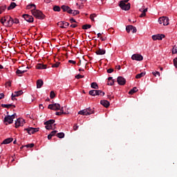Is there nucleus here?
<instances>
[{"mask_svg":"<svg viewBox=\"0 0 177 177\" xmlns=\"http://www.w3.org/2000/svg\"><path fill=\"white\" fill-rule=\"evenodd\" d=\"M31 12L36 19H39L40 20L45 19V15L39 10H32Z\"/></svg>","mask_w":177,"mask_h":177,"instance_id":"f257e3e1","label":"nucleus"},{"mask_svg":"<svg viewBox=\"0 0 177 177\" xmlns=\"http://www.w3.org/2000/svg\"><path fill=\"white\" fill-rule=\"evenodd\" d=\"M88 93L91 96H104V92L100 90H91Z\"/></svg>","mask_w":177,"mask_h":177,"instance_id":"f03ea898","label":"nucleus"},{"mask_svg":"<svg viewBox=\"0 0 177 177\" xmlns=\"http://www.w3.org/2000/svg\"><path fill=\"white\" fill-rule=\"evenodd\" d=\"M119 6L122 10H129L131 9V3H128L127 4L124 1H120Z\"/></svg>","mask_w":177,"mask_h":177,"instance_id":"7ed1b4c3","label":"nucleus"},{"mask_svg":"<svg viewBox=\"0 0 177 177\" xmlns=\"http://www.w3.org/2000/svg\"><path fill=\"white\" fill-rule=\"evenodd\" d=\"M158 23L163 24V26H168L169 24V18L168 17H161L158 19Z\"/></svg>","mask_w":177,"mask_h":177,"instance_id":"20e7f679","label":"nucleus"},{"mask_svg":"<svg viewBox=\"0 0 177 177\" xmlns=\"http://www.w3.org/2000/svg\"><path fill=\"white\" fill-rule=\"evenodd\" d=\"M55 124V120H49L44 122V125H46L45 128L48 131H50V129H53V125Z\"/></svg>","mask_w":177,"mask_h":177,"instance_id":"39448f33","label":"nucleus"},{"mask_svg":"<svg viewBox=\"0 0 177 177\" xmlns=\"http://www.w3.org/2000/svg\"><path fill=\"white\" fill-rule=\"evenodd\" d=\"M48 109H49L50 110H54L55 111H57V110H60V104H50L48 106Z\"/></svg>","mask_w":177,"mask_h":177,"instance_id":"423d86ee","label":"nucleus"},{"mask_svg":"<svg viewBox=\"0 0 177 177\" xmlns=\"http://www.w3.org/2000/svg\"><path fill=\"white\" fill-rule=\"evenodd\" d=\"M24 131H27L29 135H32L35 133V132H38V131H39V128L28 127L25 129Z\"/></svg>","mask_w":177,"mask_h":177,"instance_id":"0eeeda50","label":"nucleus"},{"mask_svg":"<svg viewBox=\"0 0 177 177\" xmlns=\"http://www.w3.org/2000/svg\"><path fill=\"white\" fill-rule=\"evenodd\" d=\"M7 22L4 24L5 27H10L11 26H13V18L10 16H7Z\"/></svg>","mask_w":177,"mask_h":177,"instance_id":"6e6552de","label":"nucleus"},{"mask_svg":"<svg viewBox=\"0 0 177 177\" xmlns=\"http://www.w3.org/2000/svg\"><path fill=\"white\" fill-rule=\"evenodd\" d=\"M3 122L6 125H9V124H13V119L12 118V117H10V115H8L4 118Z\"/></svg>","mask_w":177,"mask_h":177,"instance_id":"1a4fd4ad","label":"nucleus"},{"mask_svg":"<svg viewBox=\"0 0 177 177\" xmlns=\"http://www.w3.org/2000/svg\"><path fill=\"white\" fill-rule=\"evenodd\" d=\"M132 60H136L137 62H142L143 60V56L140 54H134L131 56Z\"/></svg>","mask_w":177,"mask_h":177,"instance_id":"9d476101","label":"nucleus"},{"mask_svg":"<svg viewBox=\"0 0 177 177\" xmlns=\"http://www.w3.org/2000/svg\"><path fill=\"white\" fill-rule=\"evenodd\" d=\"M22 17H24V19L26 21H28V23H33L34 22V17H32V16L26 14V15H23Z\"/></svg>","mask_w":177,"mask_h":177,"instance_id":"9b49d317","label":"nucleus"},{"mask_svg":"<svg viewBox=\"0 0 177 177\" xmlns=\"http://www.w3.org/2000/svg\"><path fill=\"white\" fill-rule=\"evenodd\" d=\"M162 38H165V35H160V34H158V35H154L152 36V39L153 41H161L162 39Z\"/></svg>","mask_w":177,"mask_h":177,"instance_id":"f8f14e48","label":"nucleus"},{"mask_svg":"<svg viewBox=\"0 0 177 177\" xmlns=\"http://www.w3.org/2000/svg\"><path fill=\"white\" fill-rule=\"evenodd\" d=\"M126 31L127 32H131V31H132L133 34H135L138 30H136V27H134L132 25H129L126 27Z\"/></svg>","mask_w":177,"mask_h":177,"instance_id":"ddd939ff","label":"nucleus"},{"mask_svg":"<svg viewBox=\"0 0 177 177\" xmlns=\"http://www.w3.org/2000/svg\"><path fill=\"white\" fill-rule=\"evenodd\" d=\"M24 125V120L19 118L15 122V128H19V127H23Z\"/></svg>","mask_w":177,"mask_h":177,"instance_id":"4468645a","label":"nucleus"},{"mask_svg":"<svg viewBox=\"0 0 177 177\" xmlns=\"http://www.w3.org/2000/svg\"><path fill=\"white\" fill-rule=\"evenodd\" d=\"M61 9H62L63 12H67L69 15L73 13V10L68 6L63 5L61 6Z\"/></svg>","mask_w":177,"mask_h":177,"instance_id":"2eb2a0df","label":"nucleus"},{"mask_svg":"<svg viewBox=\"0 0 177 177\" xmlns=\"http://www.w3.org/2000/svg\"><path fill=\"white\" fill-rule=\"evenodd\" d=\"M117 82L119 85H124L127 83V80L121 76H119L117 79Z\"/></svg>","mask_w":177,"mask_h":177,"instance_id":"dca6fc26","label":"nucleus"},{"mask_svg":"<svg viewBox=\"0 0 177 177\" xmlns=\"http://www.w3.org/2000/svg\"><path fill=\"white\" fill-rule=\"evenodd\" d=\"M57 24L61 28H66L70 26V23L66 21H59Z\"/></svg>","mask_w":177,"mask_h":177,"instance_id":"f3484780","label":"nucleus"},{"mask_svg":"<svg viewBox=\"0 0 177 177\" xmlns=\"http://www.w3.org/2000/svg\"><path fill=\"white\" fill-rule=\"evenodd\" d=\"M147 9V8L145 9V6H142V8L139 10L140 12H142V14L140 15V17H145L146 16Z\"/></svg>","mask_w":177,"mask_h":177,"instance_id":"a211bd4d","label":"nucleus"},{"mask_svg":"<svg viewBox=\"0 0 177 177\" xmlns=\"http://www.w3.org/2000/svg\"><path fill=\"white\" fill-rule=\"evenodd\" d=\"M96 55H106V50L102 48H98L95 50Z\"/></svg>","mask_w":177,"mask_h":177,"instance_id":"6ab92c4d","label":"nucleus"},{"mask_svg":"<svg viewBox=\"0 0 177 177\" xmlns=\"http://www.w3.org/2000/svg\"><path fill=\"white\" fill-rule=\"evenodd\" d=\"M100 104H102V106H104V107H106L107 109V107L110 106V102L106 100H102L100 101Z\"/></svg>","mask_w":177,"mask_h":177,"instance_id":"aec40b11","label":"nucleus"},{"mask_svg":"<svg viewBox=\"0 0 177 177\" xmlns=\"http://www.w3.org/2000/svg\"><path fill=\"white\" fill-rule=\"evenodd\" d=\"M48 65L46 64H38L36 66V68H37V70H45L46 68Z\"/></svg>","mask_w":177,"mask_h":177,"instance_id":"412c9836","label":"nucleus"},{"mask_svg":"<svg viewBox=\"0 0 177 177\" xmlns=\"http://www.w3.org/2000/svg\"><path fill=\"white\" fill-rule=\"evenodd\" d=\"M11 142H13V138H8L4 140L2 142L1 145H9V143H11Z\"/></svg>","mask_w":177,"mask_h":177,"instance_id":"4be33fe9","label":"nucleus"},{"mask_svg":"<svg viewBox=\"0 0 177 177\" xmlns=\"http://www.w3.org/2000/svg\"><path fill=\"white\" fill-rule=\"evenodd\" d=\"M85 109L86 110V113H86V115H91V114H93V113H95V111L93 110V109H91V107H88Z\"/></svg>","mask_w":177,"mask_h":177,"instance_id":"5701e85b","label":"nucleus"},{"mask_svg":"<svg viewBox=\"0 0 177 177\" xmlns=\"http://www.w3.org/2000/svg\"><path fill=\"white\" fill-rule=\"evenodd\" d=\"M42 85H44V81H42V80H38L37 81V88H41Z\"/></svg>","mask_w":177,"mask_h":177,"instance_id":"b1692460","label":"nucleus"},{"mask_svg":"<svg viewBox=\"0 0 177 177\" xmlns=\"http://www.w3.org/2000/svg\"><path fill=\"white\" fill-rule=\"evenodd\" d=\"M17 5L15 2H12L10 6L8 7V10H11V9H15Z\"/></svg>","mask_w":177,"mask_h":177,"instance_id":"393cba45","label":"nucleus"},{"mask_svg":"<svg viewBox=\"0 0 177 177\" xmlns=\"http://www.w3.org/2000/svg\"><path fill=\"white\" fill-rule=\"evenodd\" d=\"M136 92H138V88L133 87L129 91V95H133V93H136Z\"/></svg>","mask_w":177,"mask_h":177,"instance_id":"a878e982","label":"nucleus"},{"mask_svg":"<svg viewBox=\"0 0 177 177\" xmlns=\"http://www.w3.org/2000/svg\"><path fill=\"white\" fill-rule=\"evenodd\" d=\"M16 107V105L14 104H1V107H4L5 109H9V107Z\"/></svg>","mask_w":177,"mask_h":177,"instance_id":"bb28decb","label":"nucleus"},{"mask_svg":"<svg viewBox=\"0 0 177 177\" xmlns=\"http://www.w3.org/2000/svg\"><path fill=\"white\" fill-rule=\"evenodd\" d=\"M27 71H21L20 69H17L16 71V74H17V75H19V77H21V74H24V73H26Z\"/></svg>","mask_w":177,"mask_h":177,"instance_id":"cd10ccee","label":"nucleus"},{"mask_svg":"<svg viewBox=\"0 0 177 177\" xmlns=\"http://www.w3.org/2000/svg\"><path fill=\"white\" fill-rule=\"evenodd\" d=\"M145 75H146V73L142 72L141 73L136 75V78L139 80L140 78H142V77H145Z\"/></svg>","mask_w":177,"mask_h":177,"instance_id":"c85d7f7f","label":"nucleus"},{"mask_svg":"<svg viewBox=\"0 0 177 177\" xmlns=\"http://www.w3.org/2000/svg\"><path fill=\"white\" fill-rule=\"evenodd\" d=\"M78 114H80L81 115H86V114H88V113L86 112V109H83L82 111H80L78 112Z\"/></svg>","mask_w":177,"mask_h":177,"instance_id":"c756f323","label":"nucleus"},{"mask_svg":"<svg viewBox=\"0 0 177 177\" xmlns=\"http://www.w3.org/2000/svg\"><path fill=\"white\" fill-rule=\"evenodd\" d=\"M91 88H93V89H98L99 88V86H97V83L96 82H93L91 84Z\"/></svg>","mask_w":177,"mask_h":177,"instance_id":"7c9ffc66","label":"nucleus"},{"mask_svg":"<svg viewBox=\"0 0 177 177\" xmlns=\"http://www.w3.org/2000/svg\"><path fill=\"white\" fill-rule=\"evenodd\" d=\"M5 10H6V5L0 6V15H2Z\"/></svg>","mask_w":177,"mask_h":177,"instance_id":"2f4dec72","label":"nucleus"},{"mask_svg":"<svg viewBox=\"0 0 177 177\" xmlns=\"http://www.w3.org/2000/svg\"><path fill=\"white\" fill-rule=\"evenodd\" d=\"M53 10L54 12H60L62 10V8L59 6H54Z\"/></svg>","mask_w":177,"mask_h":177,"instance_id":"473e14b6","label":"nucleus"},{"mask_svg":"<svg viewBox=\"0 0 177 177\" xmlns=\"http://www.w3.org/2000/svg\"><path fill=\"white\" fill-rule=\"evenodd\" d=\"M56 136L57 138H59V139H63V138H64V133H63V132L58 133H57Z\"/></svg>","mask_w":177,"mask_h":177,"instance_id":"72a5a7b5","label":"nucleus"},{"mask_svg":"<svg viewBox=\"0 0 177 177\" xmlns=\"http://www.w3.org/2000/svg\"><path fill=\"white\" fill-rule=\"evenodd\" d=\"M0 21H1V24H3V26H5L6 23V21H7V18H6V17H2V18L0 19Z\"/></svg>","mask_w":177,"mask_h":177,"instance_id":"f704fd0d","label":"nucleus"},{"mask_svg":"<svg viewBox=\"0 0 177 177\" xmlns=\"http://www.w3.org/2000/svg\"><path fill=\"white\" fill-rule=\"evenodd\" d=\"M14 95L16 97H17L21 95H23V91H15Z\"/></svg>","mask_w":177,"mask_h":177,"instance_id":"c9c22d12","label":"nucleus"},{"mask_svg":"<svg viewBox=\"0 0 177 177\" xmlns=\"http://www.w3.org/2000/svg\"><path fill=\"white\" fill-rule=\"evenodd\" d=\"M23 147H28V148L30 147L31 149V148L34 147V143L28 144L26 145L22 146L21 147V149H23Z\"/></svg>","mask_w":177,"mask_h":177,"instance_id":"e433bc0d","label":"nucleus"},{"mask_svg":"<svg viewBox=\"0 0 177 177\" xmlns=\"http://www.w3.org/2000/svg\"><path fill=\"white\" fill-rule=\"evenodd\" d=\"M91 27H92V26H91L90 24H86L82 26V29L88 30V28H91Z\"/></svg>","mask_w":177,"mask_h":177,"instance_id":"4c0bfd02","label":"nucleus"},{"mask_svg":"<svg viewBox=\"0 0 177 177\" xmlns=\"http://www.w3.org/2000/svg\"><path fill=\"white\" fill-rule=\"evenodd\" d=\"M32 8H35L34 10H35V8H36L35 4H29V5H28V6H26V9H28V10H30V9H31Z\"/></svg>","mask_w":177,"mask_h":177,"instance_id":"58836bf2","label":"nucleus"},{"mask_svg":"<svg viewBox=\"0 0 177 177\" xmlns=\"http://www.w3.org/2000/svg\"><path fill=\"white\" fill-rule=\"evenodd\" d=\"M96 16H97L96 14H91L90 15V19L92 21H95V17H96Z\"/></svg>","mask_w":177,"mask_h":177,"instance_id":"ea45409f","label":"nucleus"},{"mask_svg":"<svg viewBox=\"0 0 177 177\" xmlns=\"http://www.w3.org/2000/svg\"><path fill=\"white\" fill-rule=\"evenodd\" d=\"M71 15H73V16H77V15H80V11L77 10H73Z\"/></svg>","mask_w":177,"mask_h":177,"instance_id":"a19ab883","label":"nucleus"},{"mask_svg":"<svg viewBox=\"0 0 177 177\" xmlns=\"http://www.w3.org/2000/svg\"><path fill=\"white\" fill-rule=\"evenodd\" d=\"M55 96H56V94H55V91H50V99H54Z\"/></svg>","mask_w":177,"mask_h":177,"instance_id":"79ce46f5","label":"nucleus"},{"mask_svg":"<svg viewBox=\"0 0 177 177\" xmlns=\"http://www.w3.org/2000/svg\"><path fill=\"white\" fill-rule=\"evenodd\" d=\"M20 21H19V19L15 18V19H12V24H19Z\"/></svg>","mask_w":177,"mask_h":177,"instance_id":"37998d69","label":"nucleus"},{"mask_svg":"<svg viewBox=\"0 0 177 177\" xmlns=\"http://www.w3.org/2000/svg\"><path fill=\"white\" fill-rule=\"evenodd\" d=\"M84 77H85V76H84V75H82L78 74V75H77L75 76V78H76L77 80H80V78H84Z\"/></svg>","mask_w":177,"mask_h":177,"instance_id":"c03bdc74","label":"nucleus"},{"mask_svg":"<svg viewBox=\"0 0 177 177\" xmlns=\"http://www.w3.org/2000/svg\"><path fill=\"white\" fill-rule=\"evenodd\" d=\"M152 74H153V75H154L155 77H157V75L158 76V77H160V72H158V71H156V72H153L152 73Z\"/></svg>","mask_w":177,"mask_h":177,"instance_id":"a18cd8bd","label":"nucleus"},{"mask_svg":"<svg viewBox=\"0 0 177 177\" xmlns=\"http://www.w3.org/2000/svg\"><path fill=\"white\" fill-rule=\"evenodd\" d=\"M57 132V131H56V130L50 132V135L51 136H55L56 135Z\"/></svg>","mask_w":177,"mask_h":177,"instance_id":"49530a36","label":"nucleus"},{"mask_svg":"<svg viewBox=\"0 0 177 177\" xmlns=\"http://www.w3.org/2000/svg\"><path fill=\"white\" fill-rule=\"evenodd\" d=\"M107 85H110L111 86L114 85V80L108 81Z\"/></svg>","mask_w":177,"mask_h":177,"instance_id":"de8ad7c7","label":"nucleus"},{"mask_svg":"<svg viewBox=\"0 0 177 177\" xmlns=\"http://www.w3.org/2000/svg\"><path fill=\"white\" fill-rule=\"evenodd\" d=\"M59 65H60V62H57V63L53 64L52 67L57 68V67H59Z\"/></svg>","mask_w":177,"mask_h":177,"instance_id":"09e8293b","label":"nucleus"},{"mask_svg":"<svg viewBox=\"0 0 177 177\" xmlns=\"http://www.w3.org/2000/svg\"><path fill=\"white\" fill-rule=\"evenodd\" d=\"M113 72H114V69H113V68H109L107 70V73L109 74H111V73H113Z\"/></svg>","mask_w":177,"mask_h":177,"instance_id":"8fccbe9b","label":"nucleus"},{"mask_svg":"<svg viewBox=\"0 0 177 177\" xmlns=\"http://www.w3.org/2000/svg\"><path fill=\"white\" fill-rule=\"evenodd\" d=\"M174 65L176 66V68H177V58H175L174 59Z\"/></svg>","mask_w":177,"mask_h":177,"instance_id":"3c124183","label":"nucleus"},{"mask_svg":"<svg viewBox=\"0 0 177 177\" xmlns=\"http://www.w3.org/2000/svg\"><path fill=\"white\" fill-rule=\"evenodd\" d=\"M172 53L175 55V53H177V48L174 47L172 50Z\"/></svg>","mask_w":177,"mask_h":177,"instance_id":"603ef678","label":"nucleus"},{"mask_svg":"<svg viewBox=\"0 0 177 177\" xmlns=\"http://www.w3.org/2000/svg\"><path fill=\"white\" fill-rule=\"evenodd\" d=\"M11 99H12V100H17L16 95H15V94L12 93Z\"/></svg>","mask_w":177,"mask_h":177,"instance_id":"864d4df0","label":"nucleus"},{"mask_svg":"<svg viewBox=\"0 0 177 177\" xmlns=\"http://www.w3.org/2000/svg\"><path fill=\"white\" fill-rule=\"evenodd\" d=\"M68 63H71L72 64H77V62L75 61H74V60H69Z\"/></svg>","mask_w":177,"mask_h":177,"instance_id":"5fc2aeb1","label":"nucleus"},{"mask_svg":"<svg viewBox=\"0 0 177 177\" xmlns=\"http://www.w3.org/2000/svg\"><path fill=\"white\" fill-rule=\"evenodd\" d=\"M59 110H60V111H61V113H62V114H66V113L64 112V108L63 107H60V109H59Z\"/></svg>","mask_w":177,"mask_h":177,"instance_id":"6e6d98bb","label":"nucleus"},{"mask_svg":"<svg viewBox=\"0 0 177 177\" xmlns=\"http://www.w3.org/2000/svg\"><path fill=\"white\" fill-rule=\"evenodd\" d=\"M70 21H71V23H77V21H75V19H74V18H71L70 19Z\"/></svg>","mask_w":177,"mask_h":177,"instance_id":"4d7b16f0","label":"nucleus"},{"mask_svg":"<svg viewBox=\"0 0 177 177\" xmlns=\"http://www.w3.org/2000/svg\"><path fill=\"white\" fill-rule=\"evenodd\" d=\"M6 85H8V86H12V82H7L6 83Z\"/></svg>","mask_w":177,"mask_h":177,"instance_id":"13d9d810","label":"nucleus"},{"mask_svg":"<svg viewBox=\"0 0 177 177\" xmlns=\"http://www.w3.org/2000/svg\"><path fill=\"white\" fill-rule=\"evenodd\" d=\"M5 97V95L3 93H0V100L1 99H3Z\"/></svg>","mask_w":177,"mask_h":177,"instance_id":"bf43d9fd","label":"nucleus"},{"mask_svg":"<svg viewBox=\"0 0 177 177\" xmlns=\"http://www.w3.org/2000/svg\"><path fill=\"white\" fill-rule=\"evenodd\" d=\"M71 27H72V28H75V27H77V25L74 24H71Z\"/></svg>","mask_w":177,"mask_h":177,"instance_id":"052dcab7","label":"nucleus"},{"mask_svg":"<svg viewBox=\"0 0 177 177\" xmlns=\"http://www.w3.org/2000/svg\"><path fill=\"white\" fill-rule=\"evenodd\" d=\"M10 117H11V118L15 120V118H16V113L12 114V115H10Z\"/></svg>","mask_w":177,"mask_h":177,"instance_id":"680f3d73","label":"nucleus"},{"mask_svg":"<svg viewBox=\"0 0 177 177\" xmlns=\"http://www.w3.org/2000/svg\"><path fill=\"white\" fill-rule=\"evenodd\" d=\"M52 137H53V136H51V134H49V135L48 136V140H50L52 139Z\"/></svg>","mask_w":177,"mask_h":177,"instance_id":"e2e57ef3","label":"nucleus"},{"mask_svg":"<svg viewBox=\"0 0 177 177\" xmlns=\"http://www.w3.org/2000/svg\"><path fill=\"white\" fill-rule=\"evenodd\" d=\"M73 129H74V131H77V129H78V126L75 125V126L73 127Z\"/></svg>","mask_w":177,"mask_h":177,"instance_id":"0e129e2a","label":"nucleus"},{"mask_svg":"<svg viewBox=\"0 0 177 177\" xmlns=\"http://www.w3.org/2000/svg\"><path fill=\"white\" fill-rule=\"evenodd\" d=\"M62 114H63L62 112H56L55 113L56 115H62Z\"/></svg>","mask_w":177,"mask_h":177,"instance_id":"69168bd1","label":"nucleus"},{"mask_svg":"<svg viewBox=\"0 0 177 177\" xmlns=\"http://www.w3.org/2000/svg\"><path fill=\"white\" fill-rule=\"evenodd\" d=\"M108 81H114V80H113L112 77H108Z\"/></svg>","mask_w":177,"mask_h":177,"instance_id":"338daca9","label":"nucleus"},{"mask_svg":"<svg viewBox=\"0 0 177 177\" xmlns=\"http://www.w3.org/2000/svg\"><path fill=\"white\" fill-rule=\"evenodd\" d=\"M101 41H104L106 39V37H100Z\"/></svg>","mask_w":177,"mask_h":177,"instance_id":"774afa93","label":"nucleus"}]
</instances>
